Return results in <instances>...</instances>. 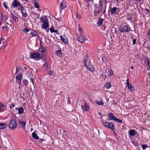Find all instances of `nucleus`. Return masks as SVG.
I'll return each mask as SVG.
<instances>
[{
  "label": "nucleus",
  "mask_w": 150,
  "mask_h": 150,
  "mask_svg": "<svg viewBox=\"0 0 150 150\" xmlns=\"http://www.w3.org/2000/svg\"><path fill=\"white\" fill-rule=\"evenodd\" d=\"M102 122L104 126L111 129L112 131H114V125L113 123L108 122L103 120L102 121Z\"/></svg>",
  "instance_id": "obj_1"
},
{
  "label": "nucleus",
  "mask_w": 150,
  "mask_h": 150,
  "mask_svg": "<svg viewBox=\"0 0 150 150\" xmlns=\"http://www.w3.org/2000/svg\"><path fill=\"white\" fill-rule=\"evenodd\" d=\"M30 57L36 61L39 60L41 59L40 54L38 52H33L30 54Z\"/></svg>",
  "instance_id": "obj_2"
},
{
  "label": "nucleus",
  "mask_w": 150,
  "mask_h": 150,
  "mask_svg": "<svg viewBox=\"0 0 150 150\" xmlns=\"http://www.w3.org/2000/svg\"><path fill=\"white\" fill-rule=\"evenodd\" d=\"M18 126L16 120L14 119H12L9 124L8 127L9 128L12 130H14Z\"/></svg>",
  "instance_id": "obj_3"
},
{
  "label": "nucleus",
  "mask_w": 150,
  "mask_h": 150,
  "mask_svg": "<svg viewBox=\"0 0 150 150\" xmlns=\"http://www.w3.org/2000/svg\"><path fill=\"white\" fill-rule=\"evenodd\" d=\"M102 2L100 1L99 6L95 5V8L94 12V15L96 16L97 14L100 12L102 10Z\"/></svg>",
  "instance_id": "obj_4"
},
{
  "label": "nucleus",
  "mask_w": 150,
  "mask_h": 150,
  "mask_svg": "<svg viewBox=\"0 0 150 150\" xmlns=\"http://www.w3.org/2000/svg\"><path fill=\"white\" fill-rule=\"evenodd\" d=\"M130 27L127 25H123L120 26L119 31L120 32L127 33L130 31Z\"/></svg>",
  "instance_id": "obj_5"
},
{
  "label": "nucleus",
  "mask_w": 150,
  "mask_h": 150,
  "mask_svg": "<svg viewBox=\"0 0 150 150\" xmlns=\"http://www.w3.org/2000/svg\"><path fill=\"white\" fill-rule=\"evenodd\" d=\"M21 5L17 0H14L12 3L11 6L13 8L20 7Z\"/></svg>",
  "instance_id": "obj_6"
},
{
  "label": "nucleus",
  "mask_w": 150,
  "mask_h": 150,
  "mask_svg": "<svg viewBox=\"0 0 150 150\" xmlns=\"http://www.w3.org/2000/svg\"><path fill=\"white\" fill-rule=\"evenodd\" d=\"M111 11V13L112 15L114 14H118L119 11V10L116 7H114L110 9Z\"/></svg>",
  "instance_id": "obj_7"
},
{
  "label": "nucleus",
  "mask_w": 150,
  "mask_h": 150,
  "mask_svg": "<svg viewBox=\"0 0 150 150\" xmlns=\"http://www.w3.org/2000/svg\"><path fill=\"white\" fill-rule=\"evenodd\" d=\"M78 38L79 39V41L81 43H83L85 40H87L86 37H84L82 34H81L78 37Z\"/></svg>",
  "instance_id": "obj_8"
},
{
  "label": "nucleus",
  "mask_w": 150,
  "mask_h": 150,
  "mask_svg": "<svg viewBox=\"0 0 150 150\" xmlns=\"http://www.w3.org/2000/svg\"><path fill=\"white\" fill-rule=\"evenodd\" d=\"M127 83L128 89L129 90H130L131 92L133 91L134 90V87L131 85V84L129 83L128 79L127 80Z\"/></svg>",
  "instance_id": "obj_9"
},
{
  "label": "nucleus",
  "mask_w": 150,
  "mask_h": 150,
  "mask_svg": "<svg viewBox=\"0 0 150 150\" xmlns=\"http://www.w3.org/2000/svg\"><path fill=\"white\" fill-rule=\"evenodd\" d=\"M22 78V75L21 74L17 75L16 77V81L19 85H20L21 83V80Z\"/></svg>",
  "instance_id": "obj_10"
},
{
  "label": "nucleus",
  "mask_w": 150,
  "mask_h": 150,
  "mask_svg": "<svg viewBox=\"0 0 150 150\" xmlns=\"http://www.w3.org/2000/svg\"><path fill=\"white\" fill-rule=\"evenodd\" d=\"M67 4L66 2L64 1H63L61 2L60 5V8L62 10L64 9L67 7Z\"/></svg>",
  "instance_id": "obj_11"
},
{
  "label": "nucleus",
  "mask_w": 150,
  "mask_h": 150,
  "mask_svg": "<svg viewBox=\"0 0 150 150\" xmlns=\"http://www.w3.org/2000/svg\"><path fill=\"white\" fill-rule=\"evenodd\" d=\"M108 117H109V120H115V119L116 118V117H115L113 115V114L112 112H109L108 114Z\"/></svg>",
  "instance_id": "obj_12"
},
{
  "label": "nucleus",
  "mask_w": 150,
  "mask_h": 150,
  "mask_svg": "<svg viewBox=\"0 0 150 150\" xmlns=\"http://www.w3.org/2000/svg\"><path fill=\"white\" fill-rule=\"evenodd\" d=\"M90 71L92 72H94L95 71V69L94 67L92 65L90 64L88 65L86 67Z\"/></svg>",
  "instance_id": "obj_13"
},
{
  "label": "nucleus",
  "mask_w": 150,
  "mask_h": 150,
  "mask_svg": "<svg viewBox=\"0 0 150 150\" xmlns=\"http://www.w3.org/2000/svg\"><path fill=\"white\" fill-rule=\"evenodd\" d=\"M82 108L83 112L87 111L88 110L89 108L86 103H85V105L82 106Z\"/></svg>",
  "instance_id": "obj_14"
},
{
  "label": "nucleus",
  "mask_w": 150,
  "mask_h": 150,
  "mask_svg": "<svg viewBox=\"0 0 150 150\" xmlns=\"http://www.w3.org/2000/svg\"><path fill=\"white\" fill-rule=\"evenodd\" d=\"M18 123L22 127H25L26 122H22L20 120H18Z\"/></svg>",
  "instance_id": "obj_15"
},
{
  "label": "nucleus",
  "mask_w": 150,
  "mask_h": 150,
  "mask_svg": "<svg viewBox=\"0 0 150 150\" xmlns=\"http://www.w3.org/2000/svg\"><path fill=\"white\" fill-rule=\"evenodd\" d=\"M60 37L61 40L64 43H67L68 42V39L64 37L63 38L62 35L60 36Z\"/></svg>",
  "instance_id": "obj_16"
},
{
  "label": "nucleus",
  "mask_w": 150,
  "mask_h": 150,
  "mask_svg": "<svg viewBox=\"0 0 150 150\" xmlns=\"http://www.w3.org/2000/svg\"><path fill=\"white\" fill-rule=\"evenodd\" d=\"M49 25L48 23L45 21L43 23V24L42 25V27L44 29H46L48 27Z\"/></svg>",
  "instance_id": "obj_17"
},
{
  "label": "nucleus",
  "mask_w": 150,
  "mask_h": 150,
  "mask_svg": "<svg viewBox=\"0 0 150 150\" xmlns=\"http://www.w3.org/2000/svg\"><path fill=\"white\" fill-rule=\"evenodd\" d=\"M7 126V125L4 123H0V129H3L6 128Z\"/></svg>",
  "instance_id": "obj_18"
},
{
  "label": "nucleus",
  "mask_w": 150,
  "mask_h": 150,
  "mask_svg": "<svg viewBox=\"0 0 150 150\" xmlns=\"http://www.w3.org/2000/svg\"><path fill=\"white\" fill-rule=\"evenodd\" d=\"M25 9L24 7L22 5H21L18 8L17 10L20 11V13H22Z\"/></svg>",
  "instance_id": "obj_19"
},
{
  "label": "nucleus",
  "mask_w": 150,
  "mask_h": 150,
  "mask_svg": "<svg viewBox=\"0 0 150 150\" xmlns=\"http://www.w3.org/2000/svg\"><path fill=\"white\" fill-rule=\"evenodd\" d=\"M22 16L24 17H26L28 16V13L26 9H25L21 13Z\"/></svg>",
  "instance_id": "obj_20"
},
{
  "label": "nucleus",
  "mask_w": 150,
  "mask_h": 150,
  "mask_svg": "<svg viewBox=\"0 0 150 150\" xmlns=\"http://www.w3.org/2000/svg\"><path fill=\"white\" fill-rule=\"evenodd\" d=\"M32 136L33 137L34 139H39V137L37 135L36 133L35 132L32 133Z\"/></svg>",
  "instance_id": "obj_21"
},
{
  "label": "nucleus",
  "mask_w": 150,
  "mask_h": 150,
  "mask_svg": "<svg viewBox=\"0 0 150 150\" xmlns=\"http://www.w3.org/2000/svg\"><path fill=\"white\" fill-rule=\"evenodd\" d=\"M103 20V19L101 18H100L98 22V25L99 26L101 25L102 24Z\"/></svg>",
  "instance_id": "obj_22"
},
{
  "label": "nucleus",
  "mask_w": 150,
  "mask_h": 150,
  "mask_svg": "<svg viewBox=\"0 0 150 150\" xmlns=\"http://www.w3.org/2000/svg\"><path fill=\"white\" fill-rule=\"evenodd\" d=\"M135 134V132L133 129L131 130L129 132V134L131 136H133Z\"/></svg>",
  "instance_id": "obj_23"
},
{
  "label": "nucleus",
  "mask_w": 150,
  "mask_h": 150,
  "mask_svg": "<svg viewBox=\"0 0 150 150\" xmlns=\"http://www.w3.org/2000/svg\"><path fill=\"white\" fill-rule=\"evenodd\" d=\"M31 34L33 37H34L37 35L38 33L35 30H33L31 32Z\"/></svg>",
  "instance_id": "obj_24"
},
{
  "label": "nucleus",
  "mask_w": 150,
  "mask_h": 150,
  "mask_svg": "<svg viewBox=\"0 0 150 150\" xmlns=\"http://www.w3.org/2000/svg\"><path fill=\"white\" fill-rule=\"evenodd\" d=\"M24 109L23 108L21 107L18 109V113L19 114H22L23 113Z\"/></svg>",
  "instance_id": "obj_25"
},
{
  "label": "nucleus",
  "mask_w": 150,
  "mask_h": 150,
  "mask_svg": "<svg viewBox=\"0 0 150 150\" xmlns=\"http://www.w3.org/2000/svg\"><path fill=\"white\" fill-rule=\"evenodd\" d=\"M40 51V52L41 54H42L43 55V53L46 51L45 49L43 47H41Z\"/></svg>",
  "instance_id": "obj_26"
},
{
  "label": "nucleus",
  "mask_w": 150,
  "mask_h": 150,
  "mask_svg": "<svg viewBox=\"0 0 150 150\" xmlns=\"http://www.w3.org/2000/svg\"><path fill=\"white\" fill-rule=\"evenodd\" d=\"M96 103L97 104L99 105H103L104 104V103L103 102L102 100H101L100 102L96 101Z\"/></svg>",
  "instance_id": "obj_27"
},
{
  "label": "nucleus",
  "mask_w": 150,
  "mask_h": 150,
  "mask_svg": "<svg viewBox=\"0 0 150 150\" xmlns=\"http://www.w3.org/2000/svg\"><path fill=\"white\" fill-rule=\"evenodd\" d=\"M108 72V76H112L113 75V72L111 69H109Z\"/></svg>",
  "instance_id": "obj_28"
},
{
  "label": "nucleus",
  "mask_w": 150,
  "mask_h": 150,
  "mask_svg": "<svg viewBox=\"0 0 150 150\" xmlns=\"http://www.w3.org/2000/svg\"><path fill=\"white\" fill-rule=\"evenodd\" d=\"M12 18L16 23V22L18 21V18L15 16H12Z\"/></svg>",
  "instance_id": "obj_29"
},
{
  "label": "nucleus",
  "mask_w": 150,
  "mask_h": 150,
  "mask_svg": "<svg viewBox=\"0 0 150 150\" xmlns=\"http://www.w3.org/2000/svg\"><path fill=\"white\" fill-rule=\"evenodd\" d=\"M34 6L35 7L37 8H39V5L38 2L36 1L35 2L34 4Z\"/></svg>",
  "instance_id": "obj_30"
},
{
  "label": "nucleus",
  "mask_w": 150,
  "mask_h": 150,
  "mask_svg": "<svg viewBox=\"0 0 150 150\" xmlns=\"http://www.w3.org/2000/svg\"><path fill=\"white\" fill-rule=\"evenodd\" d=\"M105 87H106L107 89H108L111 87V85L110 83H107L105 84Z\"/></svg>",
  "instance_id": "obj_31"
},
{
  "label": "nucleus",
  "mask_w": 150,
  "mask_h": 150,
  "mask_svg": "<svg viewBox=\"0 0 150 150\" xmlns=\"http://www.w3.org/2000/svg\"><path fill=\"white\" fill-rule=\"evenodd\" d=\"M147 70H148L150 69V62L149 60H148L147 61Z\"/></svg>",
  "instance_id": "obj_32"
},
{
  "label": "nucleus",
  "mask_w": 150,
  "mask_h": 150,
  "mask_svg": "<svg viewBox=\"0 0 150 150\" xmlns=\"http://www.w3.org/2000/svg\"><path fill=\"white\" fill-rule=\"evenodd\" d=\"M76 17L79 20H80L81 18V14L79 13H77L76 14Z\"/></svg>",
  "instance_id": "obj_33"
},
{
  "label": "nucleus",
  "mask_w": 150,
  "mask_h": 150,
  "mask_svg": "<svg viewBox=\"0 0 150 150\" xmlns=\"http://www.w3.org/2000/svg\"><path fill=\"white\" fill-rule=\"evenodd\" d=\"M132 143L136 146H138V143L136 141H132Z\"/></svg>",
  "instance_id": "obj_34"
},
{
  "label": "nucleus",
  "mask_w": 150,
  "mask_h": 150,
  "mask_svg": "<svg viewBox=\"0 0 150 150\" xmlns=\"http://www.w3.org/2000/svg\"><path fill=\"white\" fill-rule=\"evenodd\" d=\"M3 20L2 14L0 13V26L1 25V22Z\"/></svg>",
  "instance_id": "obj_35"
},
{
  "label": "nucleus",
  "mask_w": 150,
  "mask_h": 150,
  "mask_svg": "<svg viewBox=\"0 0 150 150\" xmlns=\"http://www.w3.org/2000/svg\"><path fill=\"white\" fill-rule=\"evenodd\" d=\"M142 148L144 150L148 146L146 144H142L141 145Z\"/></svg>",
  "instance_id": "obj_36"
},
{
  "label": "nucleus",
  "mask_w": 150,
  "mask_h": 150,
  "mask_svg": "<svg viewBox=\"0 0 150 150\" xmlns=\"http://www.w3.org/2000/svg\"><path fill=\"white\" fill-rule=\"evenodd\" d=\"M78 30L80 32L81 34H82L83 33V31L82 29L80 27H79L78 28Z\"/></svg>",
  "instance_id": "obj_37"
},
{
  "label": "nucleus",
  "mask_w": 150,
  "mask_h": 150,
  "mask_svg": "<svg viewBox=\"0 0 150 150\" xmlns=\"http://www.w3.org/2000/svg\"><path fill=\"white\" fill-rule=\"evenodd\" d=\"M114 120H115L117 122H119V123H122V121L121 120H120L119 119H118V118H117L116 117Z\"/></svg>",
  "instance_id": "obj_38"
},
{
  "label": "nucleus",
  "mask_w": 150,
  "mask_h": 150,
  "mask_svg": "<svg viewBox=\"0 0 150 150\" xmlns=\"http://www.w3.org/2000/svg\"><path fill=\"white\" fill-rule=\"evenodd\" d=\"M147 34L148 36V38L150 40V29H148Z\"/></svg>",
  "instance_id": "obj_39"
},
{
  "label": "nucleus",
  "mask_w": 150,
  "mask_h": 150,
  "mask_svg": "<svg viewBox=\"0 0 150 150\" xmlns=\"http://www.w3.org/2000/svg\"><path fill=\"white\" fill-rule=\"evenodd\" d=\"M131 38L132 39H133V44L135 45L136 44V39H134L133 37H131Z\"/></svg>",
  "instance_id": "obj_40"
},
{
  "label": "nucleus",
  "mask_w": 150,
  "mask_h": 150,
  "mask_svg": "<svg viewBox=\"0 0 150 150\" xmlns=\"http://www.w3.org/2000/svg\"><path fill=\"white\" fill-rule=\"evenodd\" d=\"M56 54H59L60 55H61V50H58L56 51Z\"/></svg>",
  "instance_id": "obj_41"
},
{
  "label": "nucleus",
  "mask_w": 150,
  "mask_h": 150,
  "mask_svg": "<svg viewBox=\"0 0 150 150\" xmlns=\"http://www.w3.org/2000/svg\"><path fill=\"white\" fill-rule=\"evenodd\" d=\"M16 71L15 72V74L18 72L20 71L19 69L18 68V67H17L16 66Z\"/></svg>",
  "instance_id": "obj_42"
},
{
  "label": "nucleus",
  "mask_w": 150,
  "mask_h": 150,
  "mask_svg": "<svg viewBox=\"0 0 150 150\" xmlns=\"http://www.w3.org/2000/svg\"><path fill=\"white\" fill-rule=\"evenodd\" d=\"M4 107L3 104L2 103H0V109H3Z\"/></svg>",
  "instance_id": "obj_43"
},
{
  "label": "nucleus",
  "mask_w": 150,
  "mask_h": 150,
  "mask_svg": "<svg viewBox=\"0 0 150 150\" xmlns=\"http://www.w3.org/2000/svg\"><path fill=\"white\" fill-rule=\"evenodd\" d=\"M23 82L26 85L28 83V81L26 79H24L23 81Z\"/></svg>",
  "instance_id": "obj_44"
},
{
  "label": "nucleus",
  "mask_w": 150,
  "mask_h": 150,
  "mask_svg": "<svg viewBox=\"0 0 150 150\" xmlns=\"http://www.w3.org/2000/svg\"><path fill=\"white\" fill-rule=\"evenodd\" d=\"M40 21L41 22H43V23L44 22V20L43 18L41 17L40 18Z\"/></svg>",
  "instance_id": "obj_45"
},
{
  "label": "nucleus",
  "mask_w": 150,
  "mask_h": 150,
  "mask_svg": "<svg viewBox=\"0 0 150 150\" xmlns=\"http://www.w3.org/2000/svg\"><path fill=\"white\" fill-rule=\"evenodd\" d=\"M24 31L25 33H28L29 31V30L27 28H24Z\"/></svg>",
  "instance_id": "obj_46"
},
{
  "label": "nucleus",
  "mask_w": 150,
  "mask_h": 150,
  "mask_svg": "<svg viewBox=\"0 0 150 150\" xmlns=\"http://www.w3.org/2000/svg\"><path fill=\"white\" fill-rule=\"evenodd\" d=\"M54 28L52 27L51 28H50V30L51 33L54 32Z\"/></svg>",
  "instance_id": "obj_47"
},
{
  "label": "nucleus",
  "mask_w": 150,
  "mask_h": 150,
  "mask_svg": "<svg viewBox=\"0 0 150 150\" xmlns=\"http://www.w3.org/2000/svg\"><path fill=\"white\" fill-rule=\"evenodd\" d=\"M3 6L6 8L7 9L8 8V7L7 6L6 4L5 3H4L3 4Z\"/></svg>",
  "instance_id": "obj_48"
},
{
  "label": "nucleus",
  "mask_w": 150,
  "mask_h": 150,
  "mask_svg": "<svg viewBox=\"0 0 150 150\" xmlns=\"http://www.w3.org/2000/svg\"><path fill=\"white\" fill-rule=\"evenodd\" d=\"M71 99L70 98H68L67 100V104H69L70 103Z\"/></svg>",
  "instance_id": "obj_49"
},
{
  "label": "nucleus",
  "mask_w": 150,
  "mask_h": 150,
  "mask_svg": "<svg viewBox=\"0 0 150 150\" xmlns=\"http://www.w3.org/2000/svg\"><path fill=\"white\" fill-rule=\"evenodd\" d=\"M52 71H49L48 72L49 75L50 76H52Z\"/></svg>",
  "instance_id": "obj_50"
},
{
  "label": "nucleus",
  "mask_w": 150,
  "mask_h": 150,
  "mask_svg": "<svg viewBox=\"0 0 150 150\" xmlns=\"http://www.w3.org/2000/svg\"><path fill=\"white\" fill-rule=\"evenodd\" d=\"M109 32V30H107L106 31L105 34L107 37H108V35Z\"/></svg>",
  "instance_id": "obj_51"
},
{
  "label": "nucleus",
  "mask_w": 150,
  "mask_h": 150,
  "mask_svg": "<svg viewBox=\"0 0 150 150\" xmlns=\"http://www.w3.org/2000/svg\"><path fill=\"white\" fill-rule=\"evenodd\" d=\"M84 65L86 67L88 65L86 63V62H87L86 59L84 61Z\"/></svg>",
  "instance_id": "obj_52"
},
{
  "label": "nucleus",
  "mask_w": 150,
  "mask_h": 150,
  "mask_svg": "<svg viewBox=\"0 0 150 150\" xmlns=\"http://www.w3.org/2000/svg\"><path fill=\"white\" fill-rule=\"evenodd\" d=\"M4 38H1V39L0 40V41H1V42H2L3 43H4Z\"/></svg>",
  "instance_id": "obj_53"
},
{
  "label": "nucleus",
  "mask_w": 150,
  "mask_h": 150,
  "mask_svg": "<svg viewBox=\"0 0 150 150\" xmlns=\"http://www.w3.org/2000/svg\"><path fill=\"white\" fill-rule=\"evenodd\" d=\"M15 105L13 103H12L11 105V106L10 107V108H11L12 107H15Z\"/></svg>",
  "instance_id": "obj_54"
},
{
  "label": "nucleus",
  "mask_w": 150,
  "mask_h": 150,
  "mask_svg": "<svg viewBox=\"0 0 150 150\" xmlns=\"http://www.w3.org/2000/svg\"><path fill=\"white\" fill-rule=\"evenodd\" d=\"M44 139H40L39 140L41 142H42L43 141Z\"/></svg>",
  "instance_id": "obj_55"
},
{
  "label": "nucleus",
  "mask_w": 150,
  "mask_h": 150,
  "mask_svg": "<svg viewBox=\"0 0 150 150\" xmlns=\"http://www.w3.org/2000/svg\"><path fill=\"white\" fill-rule=\"evenodd\" d=\"M44 66L47 67V64L46 63H46L44 64Z\"/></svg>",
  "instance_id": "obj_56"
},
{
  "label": "nucleus",
  "mask_w": 150,
  "mask_h": 150,
  "mask_svg": "<svg viewBox=\"0 0 150 150\" xmlns=\"http://www.w3.org/2000/svg\"><path fill=\"white\" fill-rule=\"evenodd\" d=\"M37 11L39 12H41V9L40 8H38L37 9Z\"/></svg>",
  "instance_id": "obj_57"
},
{
  "label": "nucleus",
  "mask_w": 150,
  "mask_h": 150,
  "mask_svg": "<svg viewBox=\"0 0 150 150\" xmlns=\"http://www.w3.org/2000/svg\"><path fill=\"white\" fill-rule=\"evenodd\" d=\"M30 80L32 82V83L33 84V79L32 78H31L30 79Z\"/></svg>",
  "instance_id": "obj_58"
},
{
  "label": "nucleus",
  "mask_w": 150,
  "mask_h": 150,
  "mask_svg": "<svg viewBox=\"0 0 150 150\" xmlns=\"http://www.w3.org/2000/svg\"><path fill=\"white\" fill-rule=\"evenodd\" d=\"M54 32L56 33H57L58 31L57 30H54Z\"/></svg>",
  "instance_id": "obj_59"
},
{
  "label": "nucleus",
  "mask_w": 150,
  "mask_h": 150,
  "mask_svg": "<svg viewBox=\"0 0 150 150\" xmlns=\"http://www.w3.org/2000/svg\"><path fill=\"white\" fill-rule=\"evenodd\" d=\"M145 10L147 11L148 13L149 12V10L148 9H147L146 8Z\"/></svg>",
  "instance_id": "obj_60"
},
{
  "label": "nucleus",
  "mask_w": 150,
  "mask_h": 150,
  "mask_svg": "<svg viewBox=\"0 0 150 150\" xmlns=\"http://www.w3.org/2000/svg\"><path fill=\"white\" fill-rule=\"evenodd\" d=\"M130 68H131V69H134V67L132 66H131Z\"/></svg>",
  "instance_id": "obj_61"
},
{
  "label": "nucleus",
  "mask_w": 150,
  "mask_h": 150,
  "mask_svg": "<svg viewBox=\"0 0 150 150\" xmlns=\"http://www.w3.org/2000/svg\"><path fill=\"white\" fill-rule=\"evenodd\" d=\"M115 1H116L117 3H118L119 1V0H115Z\"/></svg>",
  "instance_id": "obj_62"
},
{
  "label": "nucleus",
  "mask_w": 150,
  "mask_h": 150,
  "mask_svg": "<svg viewBox=\"0 0 150 150\" xmlns=\"http://www.w3.org/2000/svg\"><path fill=\"white\" fill-rule=\"evenodd\" d=\"M15 109H16V110H18V109H18V108H15Z\"/></svg>",
  "instance_id": "obj_63"
},
{
  "label": "nucleus",
  "mask_w": 150,
  "mask_h": 150,
  "mask_svg": "<svg viewBox=\"0 0 150 150\" xmlns=\"http://www.w3.org/2000/svg\"><path fill=\"white\" fill-rule=\"evenodd\" d=\"M4 28H5L4 27H2V28L3 30H4Z\"/></svg>",
  "instance_id": "obj_64"
}]
</instances>
